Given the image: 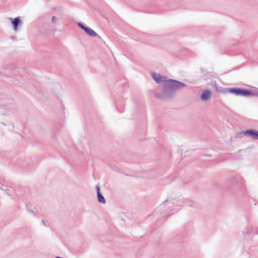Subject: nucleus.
<instances>
[{
  "label": "nucleus",
  "mask_w": 258,
  "mask_h": 258,
  "mask_svg": "<svg viewBox=\"0 0 258 258\" xmlns=\"http://www.w3.org/2000/svg\"><path fill=\"white\" fill-rule=\"evenodd\" d=\"M186 85L180 81L168 79L162 86V94L161 95L154 92L155 96L162 99L171 98L179 89L185 87Z\"/></svg>",
  "instance_id": "f257e3e1"
},
{
  "label": "nucleus",
  "mask_w": 258,
  "mask_h": 258,
  "mask_svg": "<svg viewBox=\"0 0 258 258\" xmlns=\"http://www.w3.org/2000/svg\"><path fill=\"white\" fill-rule=\"evenodd\" d=\"M226 93H230L237 96H253L254 95V93L248 90L239 88H227Z\"/></svg>",
  "instance_id": "f03ea898"
},
{
  "label": "nucleus",
  "mask_w": 258,
  "mask_h": 258,
  "mask_svg": "<svg viewBox=\"0 0 258 258\" xmlns=\"http://www.w3.org/2000/svg\"><path fill=\"white\" fill-rule=\"evenodd\" d=\"M15 108L14 105H9L6 100L0 98V114L6 115L8 112H11Z\"/></svg>",
  "instance_id": "7ed1b4c3"
},
{
  "label": "nucleus",
  "mask_w": 258,
  "mask_h": 258,
  "mask_svg": "<svg viewBox=\"0 0 258 258\" xmlns=\"http://www.w3.org/2000/svg\"><path fill=\"white\" fill-rule=\"evenodd\" d=\"M78 26L89 36L91 37H96L100 40H102L101 37L98 35L93 29L85 26L83 23L79 22Z\"/></svg>",
  "instance_id": "20e7f679"
},
{
  "label": "nucleus",
  "mask_w": 258,
  "mask_h": 258,
  "mask_svg": "<svg viewBox=\"0 0 258 258\" xmlns=\"http://www.w3.org/2000/svg\"><path fill=\"white\" fill-rule=\"evenodd\" d=\"M152 78L156 81L158 84L162 85V86L167 81L168 79H167L166 77L161 76L159 74H156L152 73L151 74Z\"/></svg>",
  "instance_id": "39448f33"
},
{
  "label": "nucleus",
  "mask_w": 258,
  "mask_h": 258,
  "mask_svg": "<svg viewBox=\"0 0 258 258\" xmlns=\"http://www.w3.org/2000/svg\"><path fill=\"white\" fill-rule=\"evenodd\" d=\"M239 134L250 136L253 140H258V131L250 129L241 132Z\"/></svg>",
  "instance_id": "423d86ee"
},
{
  "label": "nucleus",
  "mask_w": 258,
  "mask_h": 258,
  "mask_svg": "<svg viewBox=\"0 0 258 258\" xmlns=\"http://www.w3.org/2000/svg\"><path fill=\"white\" fill-rule=\"evenodd\" d=\"M10 20L12 22L13 29L15 31H17L18 29L19 26H21L22 23L20 17H17L14 19L10 18Z\"/></svg>",
  "instance_id": "0eeeda50"
},
{
  "label": "nucleus",
  "mask_w": 258,
  "mask_h": 258,
  "mask_svg": "<svg viewBox=\"0 0 258 258\" xmlns=\"http://www.w3.org/2000/svg\"><path fill=\"white\" fill-rule=\"evenodd\" d=\"M6 70L8 73H10L15 77H18V74L20 73V69H17L12 66H8L6 68Z\"/></svg>",
  "instance_id": "6e6552de"
},
{
  "label": "nucleus",
  "mask_w": 258,
  "mask_h": 258,
  "mask_svg": "<svg viewBox=\"0 0 258 258\" xmlns=\"http://www.w3.org/2000/svg\"><path fill=\"white\" fill-rule=\"evenodd\" d=\"M212 92L210 90H204L201 95V99L203 101H206L211 98Z\"/></svg>",
  "instance_id": "1a4fd4ad"
},
{
  "label": "nucleus",
  "mask_w": 258,
  "mask_h": 258,
  "mask_svg": "<svg viewBox=\"0 0 258 258\" xmlns=\"http://www.w3.org/2000/svg\"><path fill=\"white\" fill-rule=\"evenodd\" d=\"M96 189L97 190V199L98 201L102 204H104L106 203V201L104 197L101 194L100 190V187L99 185L98 184L96 186Z\"/></svg>",
  "instance_id": "9d476101"
},
{
  "label": "nucleus",
  "mask_w": 258,
  "mask_h": 258,
  "mask_svg": "<svg viewBox=\"0 0 258 258\" xmlns=\"http://www.w3.org/2000/svg\"><path fill=\"white\" fill-rule=\"evenodd\" d=\"M211 86L213 87L216 91L222 92V93H226L227 89L222 88L221 87L219 86L216 82H212L210 84Z\"/></svg>",
  "instance_id": "9b49d317"
},
{
  "label": "nucleus",
  "mask_w": 258,
  "mask_h": 258,
  "mask_svg": "<svg viewBox=\"0 0 258 258\" xmlns=\"http://www.w3.org/2000/svg\"><path fill=\"white\" fill-rule=\"evenodd\" d=\"M3 124L5 126H7L8 127L6 129H5V132H12L14 129V124L13 123H10L8 124L5 123H3Z\"/></svg>",
  "instance_id": "f8f14e48"
},
{
  "label": "nucleus",
  "mask_w": 258,
  "mask_h": 258,
  "mask_svg": "<svg viewBox=\"0 0 258 258\" xmlns=\"http://www.w3.org/2000/svg\"><path fill=\"white\" fill-rule=\"evenodd\" d=\"M27 210L30 213H33L34 214H36L38 213L37 211L36 210V208L34 207H33L31 205H28L27 206Z\"/></svg>",
  "instance_id": "ddd939ff"
},
{
  "label": "nucleus",
  "mask_w": 258,
  "mask_h": 258,
  "mask_svg": "<svg viewBox=\"0 0 258 258\" xmlns=\"http://www.w3.org/2000/svg\"><path fill=\"white\" fill-rule=\"evenodd\" d=\"M187 205L191 207H196L197 206V203L195 202H189Z\"/></svg>",
  "instance_id": "4468645a"
},
{
  "label": "nucleus",
  "mask_w": 258,
  "mask_h": 258,
  "mask_svg": "<svg viewBox=\"0 0 258 258\" xmlns=\"http://www.w3.org/2000/svg\"><path fill=\"white\" fill-rule=\"evenodd\" d=\"M16 81L19 82H20L19 80L17 78L13 79V80L12 81V82L15 83Z\"/></svg>",
  "instance_id": "2eb2a0df"
},
{
  "label": "nucleus",
  "mask_w": 258,
  "mask_h": 258,
  "mask_svg": "<svg viewBox=\"0 0 258 258\" xmlns=\"http://www.w3.org/2000/svg\"><path fill=\"white\" fill-rule=\"evenodd\" d=\"M56 19H57L55 17L53 16L52 18V23H54L56 21Z\"/></svg>",
  "instance_id": "dca6fc26"
},
{
  "label": "nucleus",
  "mask_w": 258,
  "mask_h": 258,
  "mask_svg": "<svg viewBox=\"0 0 258 258\" xmlns=\"http://www.w3.org/2000/svg\"><path fill=\"white\" fill-rule=\"evenodd\" d=\"M42 223H43V224H44V225H45V226H47V223L46 222V221H45L43 220V221H42Z\"/></svg>",
  "instance_id": "f3484780"
},
{
  "label": "nucleus",
  "mask_w": 258,
  "mask_h": 258,
  "mask_svg": "<svg viewBox=\"0 0 258 258\" xmlns=\"http://www.w3.org/2000/svg\"><path fill=\"white\" fill-rule=\"evenodd\" d=\"M1 188L2 190H6V189H5V187H4V186H2L1 187Z\"/></svg>",
  "instance_id": "a211bd4d"
},
{
  "label": "nucleus",
  "mask_w": 258,
  "mask_h": 258,
  "mask_svg": "<svg viewBox=\"0 0 258 258\" xmlns=\"http://www.w3.org/2000/svg\"><path fill=\"white\" fill-rule=\"evenodd\" d=\"M55 258H62V257H59V256H57V257H56Z\"/></svg>",
  "instance_id": "6ab92c4d"
},
{
  "label": "nucleus",
  "mask_w": 258,
  "mask_h": 258,
  "mask_svg": "<svg viewBox=\"0 0 258 258\" xmlns=\"http://www.w3.org/2000/svg\"><path fill=\"white\" fill-rule=\"evenodd\" d=\"M7 194H8V195H10V194L8 192H7Z\"/></svg>",
  "instance_id": "aec40b11"
},
{
  "label": "nucleus",
  "mask_w": 258,
  "mask_h": 258,
  "mask_svg": "<svg viewBox=\"0 0 258 258\" xmlns=\"http://www.w3.org/2000/svg\"><path fill=\"white\" fill-rule=\"evenodd\" d=\"M257 95H258V93L257 94Z\"/></svg>",
  "instance_id": "412c9836"
}]
</instances>
